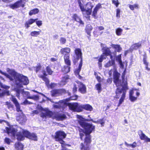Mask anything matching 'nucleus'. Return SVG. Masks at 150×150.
Here are the masks:
<instances>
[{"label":"nucleus","instance_id":"f257e3e1","mask_svg":"<svg viewBox=\"0 0 150 150\" xmlns=\"http://www.w3.org/2000/svg\"><path fill=\"white\" fill-rule=\"evenodd\" d=\"M6 71L9 74L3 72L0 70V73L4 75L11 81H14L17 85L21 87L23 85H27L29 83V80L27 77L17 73L13 69H11L8 68Z\"/></svg>","mask_w":150,"mask_h":150},{"label":"nucleus","instance_id":"f03ea898","mask_svg":"<svg viewBox=\"0 0 150 150\" xmlns=\"http://www.w3.org/2000/svg\"><path fill=\"white\" fill-rule=\"evenodd\" d=\"M77 118L78 119V122L82 127L85 129V132L80 133V138L81 140L85 138V141L89 142L91 140V137L90 135L91 132L95 129V127L92 124L86 122L85 119L81 116L77 115Z\"/></svg>","mask_w":150,"mask_h":150},{"label":"nucleus","instance_id":"7ed1b4c3","mask_svg":"<svg viewBox=\"0 0 150 150\" xmlns=\"http://www.w3.org/2000/svg\"><path fill=\"white\" fill-rule=\"evenodd\" d=\"M113 74L114 82L117 87L116 91V93L117 94L116 98H118L119 96L118 95L120 93H122L120 88H123L126 89L127 87V83L126 81H123L122 83H121V80L119 79L120 74L117 72L116 69L114 70Z\"/></svg>","mask_w":150,"mask_h":150},{"label":"nucleus","instance_id":"20e7f679","mask_svg":"<svg viewBox=\"0 0 150 150\" xmlns=\"http://www.w3.org/2000/svg\"><path fill=\"white\" fill-rule=\"evenodd\" d=\"M6 130L8 134L11 136H12L16 138L18 140H23L24 139V137L21 132H18L16 134V136L15 134L16 132V130L13 126L9 127H6Z\"/></svg>","mask_w":150,"mask_h":150},{"label":"nucleus","instance_id":"39448f33","mask_svg":"<svg viewBox=\"0 0 150 150\" xmlns=\"http://www.w3.org/2000/svg\"><path fill=\"white\" fill-rule=\"evenodd\" d=\"M66 136V134L62 131H58L55 133L54 138L55 141L59 142L62 144V147L63 148L66 145H68L65 144L63 139L65 138Z\"/></svg>","mask_w":150,"mask_h":150},{"label":"nucleus","instance_id":"423d86ee","mask_svg":"<svg viewBox=\"0 0 150 150\" xmlns=\"http://www.w3.org/2000/svg\"><path fill=\"white\" fill-rule=\"evenodd\" d=\"M86 7L87 9L84 8L85 10L83 11H82V14L83 16L89 19L90 16H88L91 14V10L93 7V5L91 3L89 2L86 4Z\"/></svg>","mask_w":150,"mask_h":150},{"label":"nucleus","instance_id":"0eeeda50","mask_svg":"<svg viewBox=\"0 0 150 150\" xmlns=\"http://www.w3.org/2000/svg\"><path fill=\"white\" fill-rule=\"evenodd\" d=\"M25 0H20L13 4L10 5L9 7L12 9L18 8L21 7H23L25 6Z\"/></svg>","mask_w":150,"mask_h":150},{"label":"nucleus","instance_id":"6e6552de","mask_svg":"<svg viewBox=\"0 0 150 150\" xmlns=\"http://www.w3.org/2000/svg\"><path fill=\"white\" fill-rule=\"evenodd\" d=\"M42 111L40 114V116L44 120H45V119L47 117H50L52 116V113L47 108L42 109Z\"/></svg>","mask_w":150,"mask_h":150},{"label":"nucleus","instance_id":"1a4fd4ad","mask_svg":"<svg viewBox=\"0 0 150 150\" xmlns=\"http://www.w3.org/2000/svg\"><path fill=\"white\" fill-rule=\"evenodd\" d=\"M69 108L74 111L80 112L82 111L81 109L79 108V106L77 103H69L68 105Z\"/></svg>","mask_w":150,"mask_h":150},{"label":"nucleus","instance_id":"9d476101","mask_svg":"<svg viewBox=\"0 0 150 150\" xmlns=\"http://www.w3.org/2000/svg\"><path fill=\"white\" fill-rule=\"evenodd\" d=\"M127 88L126 89H125V88H120V89L121 90V91L122 92L121 93H120L119 95H118L119 96V97L120 96V95L122 94V96L121 97V98H120L119 101V103L118 104V106H119L122 103V102L124 100L125 98V92H126V90L127 89ZM117 95V94H116V95L115 96V97L116 98H116V96Z\"/></svg>","mask_w":150,"mask_h":150},{"label":"nucleus","instance_id":"9b49d317","mask_svg":"<svg viewBox=\"0 0 150 150\" xmlns=\"http://www.w3.org/2000/svg\"><path fill=\"white\" fill-rule=\"evenodd\" d=\"M68 104L66 100H60L57 105H55L54 107L55 108H62L63 109Z\"/></svg>","mask_w":150,"mask_h":150},{"label":"nucleus","instance_id":"f8f14e48","mask_svg":"<svg viewBox=\"0 0 150 150\" xmlns=\"http://www.w3.org/2000/svg\"><path fill=\"white\" fill-rule=\"evenodd\" d=\"M139 135L140 139L146 142H150V138H148L146 135L142 130H139Z\"/></svg>","mask_w":150,"mask_h":150},{"label":"nucleus","instance_id":"ddd939ff","mask_svg":"<svg viewBox=\"0 0 150 150\" xmlns=\"http://www.w3.org/2000/svg\"><path fill=\"white\" fill-rule=\"evenodd\" d=\"M16 120L20 123L23 124L26 121V116L22 113L16 117Z\"/></svg>","mask_w":150,"mask_h":150},{"label":"nucleus","instance_id":"4468645a","mask_svg":"<svg viewBox=\"0 0 150 150\" xmlns=\"http://www.w3.org/2000/svg\"><path fill=\"white\" fill-rule=\"evenodd\" d=\"M110 58L111 60H109L105 64V67H108L112 66H113L114 70L115 69H116L114 59V58L113 59V57L112 55H110Z\"/></svg>","mask_w":150,"mask_h":150},{"label":"nucleus","instance_id":"2eb2a0df","mask_svg":"<svg viewBox=\"0 0 150 150\" xmlns=\"http://www.w3.org/2000/svg\"><path fill=\"white\" fill-rule=\"evenodd\" d=\"M75 56L74 57V60H76L75 61L77 62V60L80 58L81 59L82 58L81 57V50L79 48H77L75 50Z\"/></svg>","mask_w":150,"mask_h":150},{"label":"nucleus","instance_id":"dca6fc26","mask_svg":"<svg viewBox=\"0 0 150 150\" xmlns=\"http://www.w3.org/2000/svg\"><path fill=\"white\" fill-rule=\"evenodd\" d=\"M11 99L12 101L13 102V103L15 105L16 108V110L18 112H21V110L20 109V107L19 104L17 100L12 95H11Z\"/></svg>","mask_w":150,"mask_h":150},{"label":"nucleus","instance_id":"f3484780","mask_svg":"<svg viewBox=\"0 0 150 150\" xmlns=\"http://www.w3.org/2000/svg\"><path fill=\"white\" fill-rule=\"evenodd\" d=\"M15 91L16 92V96L18 98L20 94H22L24 96L25 95H28L29 93L28 92H25L23 89H21L20 88H16Z\"/></svg>","mask_w":150,"mask_h":150},{"label":"nucleus","instance_id":"a211bd4d","mask_svg":"<svg viewBox=\"0 0 150 150\" xmlns=\"http://www.w3.org/2000/svg\"><path fill=\"white\" fill-rule=\"evenodd\" d=\"M42 73L43 75L39 74L38 76L45 82L46 85H47L49 84V81L47 78L45 76H47L46 72L44 70L42 71Z\"/></svg>","mask_w":150,"mask_h":150},{"label":"nucleus","instance_id":"6ab92c4d","mask_svg":"<svg viewBox=\"0 0 150 150\" xmlns=\"http://www.w3.org/2000/svg\"><path fill=\"white\" fill-rule=\"evenodd\" d=\"M78 86L79 88V91L82 93H84L86 92V86L81 82H79L77 83Z\"/></svg>","mask_w":150,"mask_h":150},{"label":"nucleus","instance_id":"aec40b11","mask_svg":"<svg viewBox=\"0 0 150 150\" xmlns=\"http://www.w3.org/2000/svg\"><path fill=\"white\" fill-rule=\"evenodd\" d=\"M85 139V138H84ZM91 141L89 142H86L85 141L84 144L81 143V150H89V144L90 143Z\"/></svg>","mask_w":150,"mask_h":150},{"label":"nucleus","instance_id":"412c9836","mask_svg":"<svg viewBox=\"0 0 150 150\" xmlns=\"http://www.w3.org/2000/svg\"><path fill=\"white\" fill-rule=\"evenodd\" d=\"M79 108L80 109H83L86 110L91 111L93 109V108L89 104L81 105L79 106Z\"/></svg>","mask_w":150,"mask_h":150},{"label":"nucleus","instance_id":"4be33fe9","mask_svg":"<svg viewBox=\"0 0 150 150\" xmlns=\"http://www.w3.org/2000/svg\"><path fill=\"white\" fill-rule=\"evenodd\" d=\"M72 18L75 21L79 22L80 24L83 25L84 23L81 19L76 14H74L72 16Z\"/></svg>","mask_w":150,"mask_h":150},{"label":"nucleus","instance_id":"5701e85b","mask_svg":"<svg viewBox=\"0 0 150 150\" xmlns=\"http://www.w3.org/2000/svg\"><path fill=\"white\" fill-rule=\"evenodd\" d=\"M71 50L70 48L68 47H66L61 49L60 51V53L64 55L65 54L69 55V53L70 52Z\"/></svg>","mask_w":150,"mask_h":150},{"label":"nucleus","instance_id":"b1692460","mask_svg":"<svg viewBox=\"0 0 150 150\" xmlns=\"http://www.w3.org/2000/svg\"><path fill=\"white\" fill-rule=\"evenodd\" d=\"M142 42H139L135 43L132 45L130 49L131 50H136L141 46Z\"/></svg>","mask_w":150,"mask_h":150},{"label":"nucleus","instance_id":"393cba45","mask_svg":"<svg viewBox=\"0 0 150 150\" xmlns=\"http://www.w3.org/2000/svg\"><path fill=\"white\" fill-rule=\"evenodd\" d=\"M134 90H131L129 91V99L132 102H134L137 99V97H136L133 96L134 94Z\"/></svg>","mask_w":150,"mask_h":150},{"label":"nucleus","instance_id":"a878e982","mask_svg":"<svg viewBox=\"0 0 150 150\" xmlns=\"http://www.w3.org/2000/svg\"><path fill=\"white\" fill-rule=\"evenodd\" d=\"M79 6L81 11H83L85 10L84 5L85 3L84 0H77Z\"/></svg>","mask_w":150,"mask_h":150},{"label":"nucleus","instance_id":"bb28decb","mask_svg":"<svg viewBox=\"0 0 150 150\" xmlns=\"http://www.w3.org/2000/svg\"><path fill=\"white\" fill-rule=\"evenodd\" d=\"M14 146L15 149L17 150H23L24 146L20 142L16 143Z\"/></svg>","mask_w":150,"mask_h":150},{"label":"nucleus","instance_id":"cd10ccee","mask_svg":"<svg viewBox=\"0 0 150 150\" xmlns=\"http://www.w3.org/2000/svg\"><path fill=\"white\" fill-rule=\"evenodd\" d=\"M69 79V76L68 75H66L63 77L61 82H60V85L61 86H62L65 85L66 83L68 81Z\"/></svg>","mask_w":150,"mask_h":150},{"label":"nucleus","instance_id":"c85d7f7f","mask_svg":"<svg viewBox=\"0 0 150 150\" xmlns=\"http://www.w3.org/2000/svg\"><path fill=\"white\" fill-rule=\"evenodd\" d=\"M111 46L115 49V51L118 52H120L122 50V48L120 47V45H115L112 44Z\"/></svg>","mask_w":150,"mask_h":150},{"label":"nucleus","instance_id":"c756f323","mask_svg":"<svg viewBox=\"0 0 150 150\" xmlns=\"http://www.w3.org/2000/svg\"><path fill=\"white\" fill-rule=\"evenodd\" d=\"M69 55L65 54L64 56V59L65 63L68 66L71 65V62L69 59Z\"/></svg>","mask_w":150,"mask_h":150},{"label":"nucleus","instance_id":"7c9ffc66","mask_svg":"<svg viewBox=\"0 0 150 150\" xmlns=\"http://www.w3.org/2000/svg\"><path fill=\"white\" fill-rule=\"evenodd\" d=\"M62 90H54L52 91V95L53 96H56L59 95L62 92Z\"/></svg>","mask_w":150,"mask_h":150},{"label":"nucleus","instance_id":"2f4dec72","mask_svg":"<svg viewBox=\"0 0 150 150\" xmlns=\"http://www.w3.org/2000/svg\"><path fill=\"white\" fill-rule=\"evenodd\" d=\"M116 61L119 63V64L120 65V67L123 68L124 67V66L122 64L121 60V54H120L116 57Z\"/></svg>","mask_w":150,"mask_h":150},{"label":"nucleus","instance_id":"473e14b6","mask_svg":"<svg viewBox=\"0 0 150 150\" xmlns=\"http://www.w3.org/2000/svg\"><path fill=\"white\" fill-rule=\"evenodd\" d=\"M82 59H81V60L80 61V62L79 66L78 68V69L76 70L74 72L75 74L77 75H78L79 76H80L79 75V72H80L81 68L82 66Z\"/></svg>","mask_w":150,"mask_h":150},{"label":"nucleus","instance_id":"72a5a7b5","mask_svg":"<svg viewBox=\"0 0 150 150\" xmlns=\"http://www.w3.org/2000/svg\"><path fill=\"white\" fill-rule=\"evenodd\" d=\"M38 19H31L29 20L28 21H27L25 23V26L28 28L29 27V25H30L35 22Z\"/></svg>","mask_w":150,"mask_h":150},{"label":"nucleus","instance_id":"f704fd0d","mask_svg":"<svg viewBox=\"0 0 150 150\" xmlns=\"http://www.w3.org/2000/svg\"><path fill=\"white\" fill-rule=\"evenodd\" d=\"M93 27L90 24H88L87 25L85 28V30L87 34L90 35L91 31Z\"/></svg>","mask_w":150,"mask_h":150},{"label":"nucleus","instance_id":"c9c22d12","mask_svg":"<svg viewBox=\"0 0 150 150\" xmlns=\"http://www.w3.org/2000/svg\"><path fill=\"white\" fill-rule=\"evenodd\" d=\"M9 91L6 90H1L0 88V97L4 96L5 95H9Z\"/></svg>","mask_w":150,"mask_h":150},{"label":"nucleus","instance_id":"e433bc0d","mask_svg":"<svg viewBox=\"0 0 150 150\" xmlns=\"http://www.w3.org/2000/svg\"><path fill=\"white\" fill-rule=\"evenodd\" d=\"M70 66H64L62 68V70L63 73L66 74L70 71Z\"/></svg>","mask_w":150,"mask_h":150},{"label":"nucleus","instance_id":"4c0bfd02","mask_svg":"<svg viewBox=\"0 0 150 150\" xmlns=\"http://www.w3.org/2000/svg\"><path fill=\"white\" fill-rule=\"evenodd\" d=\"M28 138L32 140L36 141L37 140V137L34 133H30Z\"/></svg>","mask_w":150,"mask_h":150},{"label":"nucleus","instance_id":"58836bf2","mask_svg":"<svg viewBox=\"0 0 150 150\" xmlns=\"http://www.w3.org/2000/svg\"><path fill=\"white\" fill-rule=\"evenodd\" d=\"M41 32V31L40 30V31H33L31 32L30 34L33 37H36L40 35Z\"/></svg>","mask_w":150,"mask_h":150},{"label":"nucleus","instance_id":"ea45409f","mask_svg":"<svg viewBox=\"0 0 150 150\" xmlns=\"http://www.w3.org/2000/svg\"><path fill=\"white\" fill-rule=\"evenodd\" d=\"M129 7L130 9L132 10H134V8L138 9L139 8V5L137 4H135L133 5H129Z\"/></svg>","mask_w":150,"mask_h":150},{"label":"nucleus","instance_id":"a19ab883","mask_svg":"<svg viewBox=\"0 0 150 150\" xmlns=\"http://www.w3.org/2000/svg\"><path fill=\"white\" fill-rule=\"evenodd\" d=\"M123 30L120 28H118L116 29V34L118 36L121 35L122 33Z\"/></svg>","mask_w":150,"mask_h":150},{"label":"nucleus","instance_id":"79ce46f5","mask_svg":"<svg viewBox=\"0 0 150 150\" xmlns=\"http://www.w3.org/2000/svg\"><path fill=\"white\" fill-rule=\"evenodd\" d=\"M39 10L38 8H35L33 10L30 11L29 12V14L30 16H32L33 14H35L39 12Z\"/></svg>","mask_w":150,"mask_h":150},{"label":"nucleus","instance_id":"37998d69","mask_svg":"<svg viewBox=\"0 0 150 150\" xmlns=\"http://www.w3.org/2000/svg\"><path fill=\"white\" fill-rule=\"evenodd\" d=\"M27 98H28L32 99L35 101L38 100L39 99V96L37 95H33L32 96H28Z\"/></svg>","mask_w":150,"mask_h":150},{"label":"nucleus","instance_id":"c03bdc74","mask_svg":"<svg viewBox=\"0 0 150 150\" xmlns=\"http://www.w3.org/2000/svg\"><path fill=\"white\" fill-rule=\"evenodd\" d=\"M110 52L109 49L108 48H107L105 49L103 54L105 55L106 57L108 55H110V56L111 55H110Z\"/></svg>","mask_w":150,"mask_h":150},{"label":"nucleus","instance_id":"a18cd8bd","mask_svg":"<svg viewBox=\"0 0 150 150\" xmlns=\"http://www.w3.org/2000/svg\"><path fill=\"white\" fill-rule=\"evenodd\" d=\"M66 117L64 114H59L57 116V119L59 120H62Z\"/></svg>","mask_w":150,"mask_h":150},{"label":"nucleus","instance_id":"49530a36","mask_svg":"<svg viewBox=\"0 0 150 150\" xmlns=\"http://www.w3.org/2000/svg\"><path fill=\"white\" fill-rule=\"evenodd\" d=\"M96 88L98 91V93H100L102 90L101 84L100 83H98L96 85Z\"/></svg>","mask_w":150,"mask_h":150},{"label":"nucleus","instance_id":"de8ad7c7","mask_svg":"<svg viewBox=\"0 0 150 150\" xmlns=\"http://www.w3.org/2000/svg\"><path fill=\"white\" fill-rule=\"evenodd\" d=\"M30 133L27 131H24L23 132V135L24 136L28 138Z\"/></svg>","mask_w":150,"mask_h":150},{"label":"nucleus","instance_id":"09e8293b","mask_svg":"<svg viewBox=\"0 0 150 150\" xmlns=\"http://www.w3.org/2000/svg\"><path fill=\"white\" fill-rule=\"evenodd\" d=\"M98 11L94 9L93 11V12L92 16L95 19H97L98 18L97 16Z\"/></svg>","mask_w":150,"mask_h":150},{"label":"nucleus","instance_id":"8fccbe9b","mask_svg":"<svg viewBox=\"0 0 150 150\" xmlns=\"http://www.w3.org/2000/svg\"><path fill=\"white\" fill-rule=\"evenodd\" d=\"M59 41L61 44H64L66 42V40L65 38L61 37Z\"/></svg>","mask_w":150,"mask_h":150},{"label":"nucleus","instance_id":"3c124183","mask_svg":"<svg viewBox=\"0 0 150 150\" xmlns=\"http://www.w3.org/2000/svg\"><path fill=\"white\" fill-rule=\"evenodd\" d=\"M106 58V56L105 55L102 54L99 59L98 61L99 62H102L103 60L105 59Z\"/></svg>","mask_w":150,"mask_h":150},{"label":"nucleus","instance_id":"603ef678","mask_svg":"<svg viewBox=\"0 0 150 150\" xmlns=\"http://www.w3.org/2000/svg\"><path fill=\"white\" fill-rule=\"evenodd\" d=\"M46 69L47 73L50 75H51L52 73V71L49 67H47L46 68Z\"/></svg>","mask_w":150,"mask_h":150},{"label":"nucleus","instance_id":"864d4df0","mask_svg":"<svg viewBox=\"0 0 150 150\" xmlns=\"http://www.w3.org/2000/svg\"><path fill=\"white\" fill-rule=\"evenodd\" d=\"M112 3L115 4L117 7L118 6L119 3L118 2V0H112Z\"/></svg>","mask_w":150,"mask_h":150},{"label":"nucleus","instance_id":"5fc2aeb1","mask_svg":"<svg viewBox=\"0 0 150 150\" xmlns=\"http://www.w3.org/2000/svg\"><path fill=\"white\" fill-rule=\"evenodd\" d=\"M4 141L5 143L8 144H10V143L11 142V140L10 139L7 137H6L5 138Z\"/></svg>","mask_w":150,"mask_h":150},{"label":"nucleus","instance_id":"6e6d98bb","mask_svg":"<svg viewBox=\"0 0 150 150\" xmlns=\"http://www.w3.org/2000/svg\"><path fill=\"white\" fill-rule=\"evenodd\" d=\"M41 67V66L40 64H37L36 67L35 71L36 72H37L39 70H40Z\"/></svg>","mask_w":150,"mask_h":150},{"label":"nucleus","instance_id":"4d7b16f0","mask_svg":"<svg viewBox=\"0 0 150 150\" xmlns=\"http://www.w3.org/2000/svg\"><path fill=\"white\" fill-rule=\"evenodd\" d=\"M120 10L119 8H117L116 10V17L117 18H119L120 17Z\"/></svg>","mask_w":150,"mask_h":150},{"label":"nucleus","instance_id":"13d9d810","mask_svg":"<svg viewBox=\"0 0 150 150\" xmlns=\"http://www.w3.org/2000/svg\"><path fill=\"white\" fill-rule=\"evenodd\" d=\"M101 7V4H100L99 3L96 5V6L95 7L94 9L97 11H98L99 9Z\"/></svg>","mask_w":150,"mask_h":150},{"label":"nucleus","instance_id":"bf43d9fd","mask_svg":"<svg viewBox=\"0 0 150 150\" xmlns=\"http://www.w3.org/2000/svg\"><path fill=\"white\" fill-rule=\"evenodd\" d=\"M95 75L96 76V79L98 80V81L99 82H100L102 81V79H101V77L98 76L96 73H95Z\"/></svg>","mask_w":150,"mask_h":150},{"label":"nucleus","instance_id":"052dcab7","mask_svg":"<svg viewBox=\"0 0 150 150\" xmlns=\"http://www.w3.org/2000/svg\"><path fill=\"white\" fill-rule=\"evenodd\" d=\"M32 104V103L31 102L29 101L26 100H25L23 103H22V104L24 105L30 104Z\"/></svg>","mask_w":150,"mask_h":150},{"label":"nucleus","instance_id":"680f3d73","mask_svg":"<svg viewBox=\"0 0 150 150\" xmlns=\"http://www.w3.org/2000/svg\"><path fill=\"white\" fill-rule=\"evenodd\" d=\"M143 62L144 64L145 65H148V62H147L146 61V56H144L143 58Z\"/></svg>","mask_w":150,"mask_h":150},{"label":"nucleus","instance_id":"e2e57ef3","mask_svg":"<svg viewBox=\"0 0 150 150\" xmlns=\"http://www.w3.org/2000/svg\"><path fill=\"white\" fill-rule=\"evenodd\" d=\"M0 85L1 87L3 88L4 89H8L9 88V86L4 85L2 83H1Z\"/></svg>","mask_w":150,"mask_h":150},{"label":"nucleus","instance_id":"0e129e2a","mask_svg":"<svg viewBox=\"0 0 150 150\" xmlns=\"http://www.w3.org/2000/svg\"><path fill=\"white\" fill-rule=\"evenodd\" d=\"M77 88V87L76 85V84H74V87L73 89V92L74 93H75L76 91Z\"/></svg>","mask_w":150,"mask_h":150},{"label":"nucleus","instance_id":"69168bd1","mask_svg":"<svg viewBox=\"0 0 150 150\" xmlns=\"http://www.w3.org/2000/svg\"><path fill=\"white\" fill-rule=\"evenodd\" d=\"M98 121L99 123L102 126H103V125L104 124V122L103 119H100Z\"/></svg>","mask_w":150,"mask_h":150},{"label":"nucleus","instance_id":"338daca9","mask_svg":"<svg viewBox=\"0 0 150 150\" xmlns=\"http://www.w3.org/2000/svg\"><path fill=\"white\" fill-rule=\"evenodd\" d=\"M36 24L39 27L40 26H41L42 25V21H36Z\"/></svg>","mask_w":150,"mask_h":150},{"label":"nucleus","instance_id":"774afa93","mask_svg":"<svg viewBox=\"0 0 150 150\" xmlns=\"http://www.w3.org/2000/svg\"><path fill=\"white\" fill-rule=\"evenodd\" d=\"M6 105H8V107L9 108H12L13 107V105L11 104L10 103H8V102H6Z\"/></svg>","mask_w":150,"mask_h":150}]
</instances>
